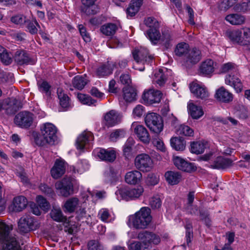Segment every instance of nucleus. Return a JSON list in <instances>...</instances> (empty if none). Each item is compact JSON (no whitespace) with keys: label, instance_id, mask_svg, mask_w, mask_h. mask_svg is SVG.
<instances>
[{"label":"nucleus","instance_id":"obj_1","mask_svg":"<svg viewBox=\"0 0 250 250\" xmlns=\"http://www.w3.org/2000/svg\"><path fill=\"white\" fill-rule=\"evenodd\" d=\"M12 226L0 222V241H4L2 250H21L20 242L15 235H10Z\"/></svg>","mask_w":250,"mask_h":250},{"label":"nucleus","instance_id":"obj_2","mask_svg":"<svg viewBox=\"0 0 250 250\" xmlns=\"http://www.w3.org/2000/svg\"><path fill=\"white\" fill-rule=\"evenodd\" d=\"M150 213L148 208H142L134 215L129 216L128 223L136 229H145L152 220Z\"/></svg>","mask_w":250,"mask_h":250},{"label":"nucleus","instance_id":"obj_3","mask_svg":"<svg viewBox=\"0 0 250 250\" xmlns=\"http://www.w3.org/2000/svg\"><path fill=\"white\" fill-rule=\"evenodd\" d=\"M145 123L150 130L155 133H160L163 129L162 117L155 113H148L145 117Z\"/></svg>","mask_w":250,"mask_h":250},{"label":"nucleus","instance_id":"obj_4","mask_svg":"<svg viewBox=\"0 0 250 250\" xmlns=\"http://www.w3.org/2000/svg\"><path fill=\"white\" fill-rule=\"evenodd\" d=\"M55 187L59 191V194L64 197L69 196L73 192V185L71 179L68 177H64L56 182Z\"/></svg>","mask_w":250,"mask_h":250},{"label":"nucleus","instance_id":"obj_5","mask_svg":"<svg viewBox=\"0 0 250 250\" xmlns=\"http://www.w3.org/2000/svg\"><path fill=\"white\" fill-rule=\"evenodd\" d=\"M135 167L143 172H148L153 167V161L150 157L146 154L138 155L134 161Z\"/></svg>","mask_w":250,"mask_h":250},{"label":"nucleus","instance_id":"obj_6","mask_svg":"<svg viewBox=\"0 0 250 250\" xmlns=\"http://www.w3.org/2000/svg\"><path fill=\"white\" fill-rule=\"evenodd\" d=\"M201 59V51L198 48H190L182 62V64L187 67H190L198 63Z\"/></svg>","mask_w":250,"mask_h":250},{"label":"nucleus","instance_id":"obj_7","mask_svg":"<svg viewBox=\"0 0 250 250\" xmlns=\"http://www.w3.org/2000/svg\"><path fill=\"white\" fill-rule=\"evenodd\" d=\"M137 238L142 240L145 246H147L148 250L151 245H158L161 242V238L159 235L147 230L139 232Z\"/></svg>","mask_w":250,"mask_h":250},{"label":"nucleus","instance_id":"obj_8","mask_svg":"<svg viewBox=\"0 0 250 250\" xmlns=\"http://www.w3.org/2000/svg\"><path fill=\"white\" fill-rule=\"evenodd\" d=\"M40 130L43 137L47 140L48 144L54 145L57 140L56 127L53 124L47 123L42 125Z\"/></svg>","mask_w":250,"mask_h":250},{"label":"nucleus","instance_id":"obj_9","mask_svg":"<svg viewBox=\"0 0 250 250\" xmlns=\"http://www.w3.org/2000/svg\"><path fill=\"white\" fill-rule=\"evenodd\" d=\"M3 102V109L8 115L15 114L22 107L20 101L13 97L5 99Z\"/></svg>","mask_w":250,"mask_h":250},{"label":"nucleus","instance_id":"obj_10","mask_svg":"<svg viewBox=\"0 0 250 250\" xmlns=\"http://www.w3.org/2000/svg\"><path fill=\"white\" fill-rule=\"evenodd\" d=\"M163 94L158 90L149 89L145 90L142 95L144 103L148 105L159 103L161 101Z\"/></svg>","mask_w":250,"mask_h":250},{"label":"nucleus","instance_id":"obj_11","mask_svg":"<svg viewBox=\"0 0 250 250\" xmlns=\"http://www.w3.org/2000/svg\"><path fill=\"white\" fill-rule=\"evenodd\" d=\"M33 114L30 112H20L15 116V123L22 128H28L33 123Z\"/></svg>","mask_w":250,"mask_h":250},{"label":"nucleus","instance_id":"obj_12","mask_svg":"<svg viewBox=\"0 0 250 250\" xmlns=\"http://www.w3.org/2000/svg\"><path fill=\"white\" fill-rule=\"evenodd\" d=\"M134 60L138 63H149L153 58V56L149 54L147 49L141 47L140 49H135L132 52Z\"/></svg>","mask_w":250,"mask_h":250},{"label":"nucleus","instance_id":"obj_13","mask_svg":"<svg viewBox=\"0 0 250 250\" xmlns=\"http://www.w3.org/2000/svg\"><path fill=\"white\" fill-rule=\"evenodd\" d=\"M121 117L115 110H111L104 114L103 123L107 127L113 126L121 122Z\"/></svg>","mask_w":250,"mask_h":250},{"label":"nucleus","instance_id":"obj_14","mask_svg":"<svg viewBox=\"0 0 250 250\" xmlns=\"http://www.w3.org/2000/svg\"><path fill=\"white\" fill-rule=\"evenodd\" d=\"M190 89L194 95L198 98L206 99L209 96L207 88L197 82H193L190 84Z\"/></svg>","mask_w":250,"mask_h":250},{"label":"nucleus","instance_id":"obj_15","mask_svg":"<svg viewBox=\"0 0 250 250\" xmlns=\"http://www.w3.org/2000/svg\"><path fill=\"white\" fill-rule=\"evenodd\" d=\"M173 161L175 166L182 171L191 172L196 170V167L193 163L188 162L180 157H176Z\"/></svg>","mask_w":250,"mask_h":250},{"label":"nucleus","instance_id":"obj_16","mask_svg":"<svg viewBox=\"0 0 250 250\" xmlns=\"http://www.w3.org/2000/svg\"><path fill=\"white\" fill-rule=\"evenodd\" d=\"M34 218L29 216L21 217L18 222V229L21 233H27L33 229Z\"/></svg>","mask_w":250,"mask_h":250},{"label":"nucleus","instance_id":"obj_17","mask_svg":"<svg viewBox=\"0 0 250 250\" xmlns=\"http://www.w3.org/2000/svg\"><path fill=\"white\" fill-rule=\"evenodd\" d=\"M66 164L63 160H56L55 164L51 170V174L54 179H58L65 172Z\"/></svg>","mask_w":250,"mask_h":250},{"label":"nucleus","instance_id":"obj_18","mask_svg":"<svg viewBox=\"0 0 250 250\" xmlns=\"http://www.w3.org/2000/svg\"><path fill=\"white\" fill-rule=\"evenodd\" d=\"M214 69V62L211 59H207L200 65L198 72L200 75L209 77Z\"/></svg>","mask_w":250,"mask_h":250},{"label":"nucleus","instance_id":"obj_19","mask_svg":"<svg viewBox=\"0 0 250 250\" xmlns=\"http://www.w3.org/2000/svg\"><path fill=\"white\" fill-rule=\"evenodd\" d=\"M15 60L20 65L34 64L35 63V60L31 58L27 53L21 50L16 52Z\"/></svg>","mask_w":250,"mask_h":250},{"label":"nucleus","instance_id":"obj_20","mask_svg":"<svg viewBox=\"0 0 250 250\" xmlns=\"http://www.w3.org/2000/svg\"><path fill=\"white\" fill-rule=\"evenodd\" d=\"M93 139L92 133L89 131H83L78 137L76 145L77 148L79 149L84 148L85 146Z\"/></svg>","mask_w":250,"mask_h":250},{"label":"nucleus","instance_id":"obj_21","mask_svg":"<svg viewBox=\"0 0 250 250\" xmlns=\"http://www.w3.org/2000/svg\"><path fill=\"white\" fill-rule=\"evenodd\" d=\"M142 177V173L139 171L135 170L127 172L125 175V180L128 184L136 185L141 181Z\"/></svg>","mask_w":250,"mask_h":250},{"label":"nucleus","instance_id":"obj_22","mask_svg":"<svg viewBox=\"0 0 250 250\" xmlns=\"http://www.w3.org/2000/svg\"><path fill=\"white\" fill-rule=\"evenodd\" d=\"M98 157L103 161L113 162L116 159V154L112 149H101L97 153Z\"/></svg>","mask_w":250,"mask_h":250},{"label":"nucleus","instance_id":"obj_23","mask_svg":"<svg viewBox=\"0 0 250 250\" xmlns=\"http://www.w3.org/2000/svg\"><path fill=\"white\" fill-rule=\"evenodd\" d=\"M225 83L226 84L233 86L237 92H240L242 90L243 85L241 80L234 75L229 74L227 75Z\"/></svg>","mask_w":250,"mask_h":250},{"label":"nucleus","instance_id":"obj_24","mask_svg":"<svg viewBox=\"0 0 250 250\" xmlns=\"http://www.w3.org/2000/svg\"><path fill=\"white\" fill-rule=\"evenodd\" d=\"M134 132L139 139L145 143H148L150 140L147 129L142 125H137L134 127Z\"/></svg>","mask_w":250,"mask_h":250},{"label":"nucleus","instance_id":"obj_25","mask_svg":"<svg viewBox=\"0 0 250 250\" xmlns=\"http://www.w3.org/2000/svg\"><path fill=\"white\" fill-rule=\"evenodd\" d=\"M215 97L218 100L224 103H229L232 100V94L222 86L216 90Z\"/></svg>","mask_w":250,"mask_h":250},{"label":"nucleus","instance_id":"obj_26","mask_svg":"<svg viewBox=\"0 0 250 250\" xmlns=\"http://www.w3.org/2000/svg\"><path fill=\"white\" fill-rule=\"evenodd\" d=\"M27 205V201L24 196L16 197L13 201L12 210L16 212L21 211L26 207Z\"/></svg>","mask_w":250,"mask_h":250},{"label":"nucleus","instance_id":"obj_27","mask_svg":"<svg viewBox=\"0 0 250 250\" xmlns=\"http://www.w3.org/2000/svg\"><path fill=\"white\" fill-rule=\"evenodd\" d=\"M232 164V161L227 158L223 157H218L214 161L210 167L216 169H225L230 167Z\"/></svg>","mask_w":250,"mask_h":250},{"label":"nucleus","instance_id":"obj_28","mask_svg":"<svg viewBox=\"0 0 250 250\" xmlns=\"http://www.w3.org/2000/svg\"><path fill=\"white\" fill-rule=\"evenodd\" d=\"M79 203V199L76 197H72L67 199L62 206L65 212L72 213L77 208Z\"/></svg>","mask_w":250,"mask_h":250},{"label":"nucleus","instance_id":"obj_29","mask_svg":"<svg viewBox=\"0 0 250 250\" xmlns=\"http://www.w3.org/2000/svg\"><path fill=\"white\" fill-rule=\"evenodd\" d=\"M165 177L167 182L171 185L178 184L181 180V175L179 172L168 171L165 173Z\"/></svg>","mask_w":250,"mask_h":250},{"label":"nucleus","instance_id":"obj_30","mask_svg":"<svg viewBox=\"0 0 250 250\" xmlns=\"http://www.w3.org/2000/svg\"><path fill=\"white\" fill-rule=\"evenodd\" d=\"M226 20L232 25H239L244 24L246 18L244 16L239 14H231L227 15Z\"/></svg>","mask_w":250,"mask_h":250},{"label":"nucleus","instance_id":"obj_31","mask_svg":"<svg viewBox=\"0 0 250 250\" xmlns=\"http://www.w3.org/2000/svg\"><path fill=\"white\" fill-rule=\"evenodd\" d=\"M57 94L61 106L64 109H67L70 105L69 97L60 88L57 89Z\"/></svg>","mask_w":250,"mask_h":250},{"label":"nucleus","instance_id":"obj_32","mask_svg":"<svg viewBox=\"0 0 250 250\" xmlns=\"http://www.w3.org/2000/svg\"><path fill=\"white\" fill-rule=\"evenodd\" d=\"M143 4V0H132L126 9L127 16L132 17L139 11Z\"/></svg>","mask_w":250,"mask_h":250},{"label":"nucleus","instance_id":"obj_33","mask_svg":"<svg viewBox=\"0 0 250 250\" xmlns=\"http://www.w3.org/2000/svg\"><path fill=\"white\" fill-rule=\"evenodd\" d=\"M189 49L188 44L182 42L177 44L175 48L174 52L176 56L181 57L182 60H183Z\"/></svg>","mask_w":250,"mask_h":250},{"label":"nucleus","instance_id":"obj_34","mask_svg":"<svg viewBox=\"0 0 250 250\" xmlns=\"http://www.w3.org/2000/svg\"><path fill=\"white\" fill-rule=\"evenodd\" d=\"M147 37L152 44H156L161 39V33L159 28H152L146 31Z\"/></svg>","mask_w":250,"mask_h":250},{"label":"nucleus","instance_id":"obj_35","mask_svg":"<svg viewBox=\"0 0 250 250\" xmlns=\"http://www.w3.org/2000/svg\"><path fill=\"white\" fill-rule=\"evenodd\" d=\"M124 99L125 101L131 102L136 99V90L132 87L126 86L123 89Z\"/></svg>","mask_w":250,"mask_h":250},{"label":"nucleus","instance_id":"obj_36","mask_svg":"<svg viewBox=\"0 0 250 250\" xmlns=\"http://www.w3.org/2000/svg\"><path fill=\"white\" fill-rule=\"evenodd\" d=\"M242 32L240 30H227L226 32V35L232 42L240 43L242 42Z\"/></svg>","mask_w":250,"mask_h":250},{"label":"nucleus","instance_id":"obj_37","mask_svg":"<svg viewBox=\"0 0 250 250\" xmlns=\"http://www.w3.org/2000/svg\"><path fill=\"white\" fill-rule=\"evenodd\" d=\"M170 145L177 151H183L186 148V141L181 137H173L170 140Z\"/></svg>","mask_w":250,"mask_h":250},{"label":"nucleus","instance_id":"obj_38","mask_svg":"<svg viewBox=\"0 0 250 250\" xmlns=\"http://www.w3.org/2000/svg\"><path fill=\"white\" fill-rule=\"evenodd\" d=\"M188 108L189 113L193 119H198L204 114L201 107L198 106L193 103H189L188 104Z\"/></svg>","mask_w":250,"mask_h":250},{"label":"nucleus","instance_id":"obj_39","mask_svg":"<svg viewBox=\"0 0 250 250\" xmlns=\"http://www.w3.org/2000/svg\"><path fill=\"white\" fill-rule=\"evenodd\" d=\"M118 28L114 23H108L102 25L100 28L101 32L105 36H113L116 32Z\"/></svg>","mask_w":250,"mask_h":250},{"label":"nucleus","instance_id":"obj_40","mask_svg":"<svg viewBox=\"0 0 250 250\" xmlns=\"http://www.w3.org/2000/svg\"><path fill=\"white\" fill-rule=\"evenodd\" d=\"M50 215L54 221L58 222H64L67 219L60 208H53L50 212Z\"/></svg>","mask_w":250,"mask_h":250},{"label":"nucleus","instance_id":"obj_41","mask_svg":"<svg viewBox=\"0 0 250 250\" xmlns=\"http://www.w3.org/2000/svg\"><path fill=\"white\" fill-rule=\"evenodd\" d=\"M29 135L34 139L36 144L39 146H43L48 144L47 140L43 137L42 133L40 134L36 131H32L29 132Z\"/></svg>","mask_w":250,"mask_h":250},{"label":"nucleus","instance_id":"obj_42","mask_svg":"<svg viewBox=\"0 0 250 250\" xmlns=\"http://www.w3.org/2000/svg\"><path fill=\"white\" fill-rule=\"evenodd\" d=\"M77 98L79 101L83 104H86L89 106L96 105L97 100L93 99L89 95L79 93L78 94Z\"/></svg>","mask_w":250,"mask_h":250},{"label":"nucleus","instance_id":"obj_43","mask_svg":"<svg viewBox=\"0 0 250 250\" xmlns=\"http://www.w3.org/2000/svg\"><path fill=\"white\" fill-rule=\"evenodd\" d=\"M190 146L191 152L197 154L202 153L206 148V144L201 142H193Z\"/></svg>","mask_w":250,"mask_h":250},{"label":"nucleus","instance_id":"obj_44","mask_svg":"<svg viewBox=\"0 0 250 250\" xmlns=\"http://www.w3.org/2000/svg\"><path fill=\"white\" fill-rule=\"evenodd\" d=\"M25 23L26 24V27L28 31L31 34H37L38 31V28H41L40 25L36 19L32 21L27 20Z\"/></svg>","mask_w":250,"mask_h":250},{"label":"nucleus","instance_id":"obj_45","mask_svg":"<svg viewBox=\"0 0 250 250\" xmlns=\"http://www.w3.org/2000/svg\"><path fill=\"white\" fill-rule=\"evenodd\" d=\"M112 72V69L107 65L103 64L99 66L96 70V74L99 77H104L110 75Z\"/></svg>","mask_w":250,"mask_h":250},{"label":"nucleus","instance_id":"obj_46","mask_svg":"<svg viewBox=\"0 0 250 250\" xmlns=\"http://www.w3.org/2000/svg\"><path fill=\"white\" fill-rule=\"evenodd\" d=\"M238 69L235 64L232 62H228L223 64L221 68L220 71L221 73H236Z\"/></svg>","mask_w":250,"mask_h":250},{"label":"nucleus","instance_id":"obj_47","mask_svg":"<svg viewBox=\"0 0 250 250\" xmlns=\"http://www.w3.org/2000/svg\"><path fill=\"white\" fill-rule=\"evenodd\" d=\"M74 87L79 90H82L87 83L86 80L80 76H75L73 80Z\"/></svg>","mask_w":250,"mask_h":250},{"label":"nucleus","instance_id":"obj_48","mask_svg":"<svg viewBox=\"0 0 250 250\" xmlns=\"http://www.w3.org/2000/svg\"><path fill=\"white\" fill-rule=\"evenodd\" d=\"M153 81L160 86L164 85L166 81V78L162 69H160L158 72L155 73Z\"/></svg>","mask_w":250,"mask_h":250},{"label":"nucleus","instance_id":"obj_49","mask_svg":"<svg viewBox=\"0 0 250 250\" xmlns=\"http://www.w3.org/2000/svg\"><path fill=\"white\" fill-rule=\"evenodd\" d=\"M125 131L124 129H116L111 133L110 140L111 141L116 142L118 139L125 137Z\"/></svg>","mask_w":250,"mask_h":250},{"label":"nucleus","instance_id":"obj_50","mask_svg":"<svg viewBox=\"0 0 250 250\" xmlns=\"http://www.w3.org/2000/svg\"><path fill=\"white\" fill-rule=\"evenodd\" d=\"M117 195H120L123 199L125 200L131 199L130 188L128 187L122 188L116 192Z\"/></svg>","mask_w":250,"mask_h":250},{"label":"nucleus","instance_id":"obj_51","mask_svg":"<svg viewBox=\"0 0 250 250\" xmlns=\"http://www.w3.org/2000/svg\"><path fill=\"white\" fill-rule=\"evenodd\" d=\"M39 188L42 193L49 197L53 198L56 196L53 189L45 184H41Z\"/></svg>","mask_w":250,"mask_h":250},{"label":"nucleus","instance_id":"obj_52","mask_svg":"<svg viewBox=\"0 0 250 250\" xmlns=\"http://www.w3.org/2000/svg\"><path fill=\"white\" fill-rule=\"evenodd\" d=\"M171 37L168 32L163 33L162 38L161 40V43L166 49H168L172 46Z\"/></svg>","mask_w":250,"mask_h":250},{"label":"nucleus","instance_id":"obj_53","mask_svg":"<svg viewBox=\"0 0 250 250\" xmlns=\"http://www.w3.org/2000/svg\"><path fill=\"white\" fill-rule=\"evenodd\" d=\"M177 133L179 135L190 136L193 134V130L188 126L181 125L178 130Z\"/></svg>","mask_w":250,"mask_h":250},{"label":"nucleus","instance_id":"obj_54","mask_svg":"<svg viewBox=\"0 0 250 250\" xmlns=\"http://www.w3.org/2000/svg\"><path fill=\"white\" fill-rule=\"evenodd\" d=\"M129 250H148L147 246H145L139 241H134L128 245Z\"/></svg>","mask_w":250,"mask_h":250},{"label":"nucleus","instance_id":"obj_55","mask_svg":"<svg viewBox=\"0 0 250 250\" xmlns=\"http://www.w3.org/2000/svg\"><path fill=\"white\" fill-rule=\"evenodd\" d=\"M149 205L153 209H158L162 205V202L159 195H155L149 199Z\"/></svg>","mask_w":250,"mask_h":250},{"label":"nucleus","instance_id":"obj_56","mask_svg":"<svg viewBox=\"0 0 250 250\" xmlns=\"http://www.w3.org/2000/svg\"><path fill=\"white\" fill-rule=\"evenodd\" d=\"M145 24L149 29L152 28H160V24L158 21L153 17H148L144 20Z\"/></svg>","mask_w":250,"mask_h":250},{"label":"nucleus","instance_id":"obj_57","mask_svg":"<svg viewBox=\"0 0 250 250\" xmlns=\"http://www.w3.org/2000/svg\"><path fill=\"white\" fill-rule=\"evenodd\" d=\"M134 142L132 138H128L124 146V154L127 157L132 150V147L134 145Z\"/></svg>","mask_w":250,"mask_h":250},{"label":"nucleus","instance_id":"obj_58","mask_svg":"<svg viewBox=\"0 0 250 250\" xmlns=\"http://www.w3.org/2000/svg\"><path fill=\"white\" fill-rule=\"evenodd\" d=\"M87 247L88 250H104L102 245L96 240L89 241L87 243Z\"/></svg>","mask_w":250,"mask_h":250},{"label":"nucleus","instance_id":"obj_59","mask_svg":"<svg viewBox=\"0 0 250 250\" xmlns=\"http://www.w3.org/2000/svg\"><path fill=\"white\" fill-rule=\"evenodd\" d=\"M0 58L1 62L6 65H9L13 61L12 55L6 49L0 56Z\"/></svg>","mask_w":250,"mask_h":250},{"label":"nucleus","instance_id":"obj_60","mask_svg":"<svg viewBox=\"0 0 250 250\" xmlns=\"http://www.w3.org/2000/svg\"><path fill=\"white\" fill-rule=\"evenodd\" d=\"M36 200L37 203L42 210L46 211L49 209L50 207L49 203L42 196H38Z\"/></svg>","mask_w":250,"mask_h":250},{"label":"nucleus","instance_id":"obj_61","mask_svg":"<svg viewBox=\"0 0 250 250\" xmlns=\"http://www.w3.org/2000/svg\"><path fill=\"white\" fill-rule=\"evenodd\" d=\"M186 237L187 245H188L191 242V240L193 238V231H192V226L190 223H187L186 226Z\"/></svg>","mask_w":250,"mask_h":250},{"label":"nucleus","instance_id":"obj_62","mask_svg":"<svg viewBox=\"0 0 250 250\" xmlns=\"http://www.w3.org/2000/svg\"><path fill=\"white\" fill-rule=\"evenodd\" d=\"M78 28L81 36L83 40L86 42H89L91 41V38L89 34L87 33L86 28L83 26V25L80 24L78 26Z\"/></svg>","mask_w":250,"mask_h":250},{"label":"nucleus","instance_id":"obj_63","mask_svg":"<svg viewBox=\"0 0 250 250\" xmlns=\"http://www.w3.org/2000/svg\"><path fill=\"white\" fill-rule=\"evenodd\" d=\"M158 182V177L153 173L149 174L146 179V183L148 186H154L157 184Z\"/></svg>","mask_w":250,"mask_h":250},{"label":"nucleus","instance_id":"obj_64","mask_svg":"<svg viewBox=\"0 0 250 250\" xmlns=\"http://www.w3.org/2000/svg\"><path fill=\"white\" fill-rule=\"evenodd\" d=\"M131 199L139 198L143 193L144 188L141 186L136 188H130Z\"/></svg>","mask_w":250,"mask_h":250}]
</instances>
